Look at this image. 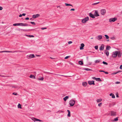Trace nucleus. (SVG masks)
I'll return each mask as SVG.
<instances>
[{
    "label": "nucleus",
    "instance_id": "obj_13",
    "mask_svg": "<svg viewBox=\"0 0 122 122\" xmlns=\"http://www.w3.org/2000/svg\"><path fill=\"white\" fill-rule=\"evenodd\" d=\"M88 83L90 85H92V84L95 85V84L94 83V81H89L88 82Z\"/></svg>",
    "mask_w": 122,
    "mask_h": 122
},
{
    "label": "nucleus",
    "instance_id": "obj_12",
    "mask_svg": "<svg viewBox=\"0 0 122 122\" xmlns=\"http://www.w3.org/2000/svg\"><path fill=\"white\" fill-rule=\"evenodd\" d=\"M94 15V16L96 17L99 16V15L98 13V11L97 10H95Z\"/></svg>",
    "mask_w": 122,
    "mask_h": 122
},
{
    "label": "nucleus",
    "instance_id": "obj_35",
    "mask_svg": "<svg viewBox=\"0 0 122 122\" xmlns=\"http://www.w3.org/2000/svg\"><path fill=\"white\" fill-rule=\"evenodd\" d=\"M44 79V78L43 77H42L41 78H38V80H39L43 81Z\"/></svg>",
    "mask_w": 122,
    "mask_h": 122
},
{
    "label": "nucleus",
    "instance_id": "obj_34",
    "mask_svg": "<svg viewBox=\"0 0 122 122\" xmlns=\"http://www.w3.org/2000/svg\"><path fill=\"white\" fill-rule=\"evenodd\" d=\"M118 117H117L115 118H114L113 120L114 121H117L118 120Z\"/></svg>",
    "mask_w": 122,
    "mask_h": 122
},
{
    "label": "nucleus",
    "instance_id": "obj_64",
    "mask_svg": "<svg viewBox=\"0 0 122 122\" xmlns=\"http://www.w3.org/2000/svg\"><path fill=\"white\" fill-rule=\"evenodd\" d=\"M44 73H47V72H45V71H44Z\"/></svg>",
    "mask_w": 122,
    "mask_h": 122
},
{
    "label": "nucleus",
    "instance_id": "obj_23",
    "mask_svg": "<svg viewBox=\"0 0 122 122\" xmlns=\"http://www.w3.org/2000/svg\"><path fill=\"white\" fill-rule=\"evenodd\" d=\"M110 96H112V97L113 98H115V97L114 95L112 93H110Z\"/></svg>",
    "mask_w": 122,
    "mask_h": 122
},
{
    "label": "nucleus",
    "instance_id": "obj_5",
    "mask_svg": "<svg viewBox=\"0 0 122 122\" xmlns=\"http://www.w3.org/2000/svg\"><path fill=\"white\" fill-rule=\"evenodd\" d=\"M118 54V51H117L113 52V54L112 55V56L113 57H116Z\"/></svg>",
    "mask_w": 122,
    "mask_h": 122
},
{
    "label": "nucleus",
    "instance_id": "obj_25",
    "mask_svg": "<svg viewBox=\"0 0 122 122\" xmlns=\"http://www.w3.org/2000/svg\"><path fill=\"white\" fill-rule=\"evenodd\" d=\"M25 36L28 37H29L30 38L31 37H34V36L33 35H25Z\"/></svg>",
    "mask_w": 122,
    "mask_h": 122
},
{
    "label": "nucleus",
    "instance_id": "obj_47",
    "mask_svg": "<svg viewBox=\"0 0 122 122\" xmlns=\"http://www.w3.org/2000/svg\"><path fill=\"white\" fill-rule=\"evenodd\" d=\"M111 39H112V40H114V39H115V38L114 37H111Z\"/></svg>",
    "mask_w": 122,
    "mask_h": 122
},
{
    "label": "nucleus",
    "instance_id": "obj_61",
    "mask_svg": "<svg viewBox=\"0 0 122 122\" xmlns=\"http://www.w3.org/2000/svg\"><path fill=\"white\" fill-rule=\"evenodd\" d=\"M116 97H119V96H118V95H116Z\"/></svg>",
    "mask_w": 122,
    "mask_h": 122
},
{
    "label": "nucleus",
    "instance_id": "obj_10",
    "mask_svg": "<svg viewBox=\"0 0 122 122\" xmlns=\"http://www.w3.org/2000/svg\"><path fill=\"white\" fill-rule=\"evenodd\" d=\"M92 79L94 80H95L97 81H102V80L100 79V78H96L95 77H92Z\"/></svg>",
    "mask_w": 122,
    "mask_h": 122
},
{
    "label": "nucleus",
    "instance_id": "obj_57",
    "mask_svg": "<svg viewBox=\"0 0 122 122\" xmlns=\"http://www.w3.org/2000/svg\"><path fill=\"white\" fill-rule=\"evenodd\" d=\"M47 73H48V74H52L53 73H50L49 72H47Z\"/></svg>",
    "mask_w": 122,
    "mask_h": 122
},
{
    "label": "nucleus",
    "instance_id": "obj_8",
    "mask_svg": "<svg viewBox=\"0 0 122 122\" xmlns=\"http://www.w3.org/2000/svg\"><path fill=\"white\" fill-rule=\"evenodd\" d=\"M31 119L34 122L36 121L42 122V121L39 119L36 118H33Z\"/></svg>",
    "mask_w": 122,
    "mask_h": 122
},
{
    "label": "nucleus",
    "instance_id": "obj_9",
    "mask_svg": "<svg viewBox=\"0 0 122 122\" xmlns=\"http://www.w3.org/2000/svg\"><path fill=\"white\" fill-rule=\"evenodd\" d=\"M106 10L105 9L101 10L100 11L101 14L103 15H105L106 13Z\"/></svg>",
    "mask_w": 122,
    "mask_h": 122
},
{
    "label": "nucleus",
    "instance_id": "obj_51",
    "mask_svg": "<svg viewBox=\"0 0 122 122\" xmlns=\"http://www.w3.org/2000/svg\"><path fill=\"white\" fill-rule=\"evenodd\" d=\"M3 9V8L2 7L0 6V10H1Z\"/></svg>",
    "mask_w": 122,
    "mask_h": 122
},
{
    "label": "nucleus",
    "instance_id": "obj_39",
    "mask_svg": "<svg viewBox=\"0 0 122 122\" xmlns=\"http://www.w3.org/2000/svg\"><path fill=\"white\" fill-rule=\"evenodd\" d=\"M30 23L32 24H33L34 25H36V24L35 22H30Z\"/></svg>",
    "mask_w": 122,
    "mask_h": 122
},
{
    "label": "nucleus",
    "instance_id": "obj_2",
    "mask_svg": "<svg viewBox=\"0 0 122 122\" xmlns=\"http://www.w3.org/2000/svg\"><path fill=\"white\" fill-rule=\"evenodd\" d=\"M89 20V18L88 16L85 17L84 18L82 19L81 22L82 23H85L86 22Z\"/></svg>",
    "mask_w": 122,
    "mask_h": 122
},
{
    "label": "nucleus",
    "instance_id": "obj_18",
    "mask_svg": "<svg viewBox=\"0 0 122 122\" xmlns=\"http://www.w3.org/2000/svg\"><path fill=\"white\" fill-rule=\"evenodd\" d=\"M96 38L98 40H100L102 38V37L101 35H99L97 36Z\"/></svg>",
    "mask_w": 122,
    "mask_h": 122
},
{
    "label": "nucleus",
    "instance_id": "obj_29",
    "mask_svg": "<svg viewBox=\"0 0 122 122\" xmlns=\"http://www.w3.org/2000/svg\"><path fill=\"white\" fill-rule=\"evenodd\" d=\"M111 48V47L110 46H107V47L106 48V50H109Z\"/></svg>",
    "mask_w": 122,
    "mask_h": 122
},
{
    "label": "nucleus",
    "instance_id": "obj_42",
    "mask_svg": "<svg viewBox=\"0 0 122 122\" xmlns=\"http://www.w3.org/2000/svg\"><path fill=\"white\" fill-rule=\"evenodd\" d=\"M69 57V56H67L65 58H64V59H68V58Z\"/></svg>",
    "mask_w": 122,
    "mask_h": 122
},
{
    "label": "nucleus",
    "instance_id": "obj_40",
    "mask_svg": "<svg viewBox=\"0 0 122 122\" xmlns=\"http://www.w3.org/2000/svg\"><path fill=\"white\" fill-rule=\"evenodd\" d=\"M102 103H100L98 104V105L99 107H100L102 105Z\"/></svg>",
    "mask_w": 122,
    "mask_h": 122
},
{
    "label": "nucleus",
    "instance_id": "obj_30",
    "mask_svg": "<svg viewBox=\"0 0 122 122\" xmlns=\"http://www.w3.org/2000/svg\"><path fill=\"white\" fill-rule=\"evenodd\" d=\"M102 101V99H97V103L100 102H101Z\"/></svg>",
    "mask_w": 122,
    "mask_h": 122
},
{
    "label": "nucleus",
    "instance_id": "obj_16",
    "mask_svg": "<svg viewBox=\"0 0 122 122\" xmlns=\"http://www.w3.org/2000/svg\"><path fill=\"white\" fill-rule=\"evenodd\" d=\"M118 54H117L118 56L119 57H121L122 53L121 52L119 51H118Z\"/></svg>",
    "mask_w": 122,
    "mask_h": 122
},
{
    "label": "nucleus",
    "instance_id": "obj_28",
    "mask_svg": "<svg viewBox=\"0 0 122 122\" xmlns=\"http://www.w3.org/2000/svg\"><path fill=\"white\" fill-rule=\"evenodd\" d=\"M83 69L85 70H86L87 71H90L92 70L89 69L88 68H84Z\"/></svg>",
    "mask_w": 122,
    "mask_h": 122
},
{
    "label": "nucleus",
    "instance_id": "obj_14",
    "mask_svg": "<svg viewBox=\"0 0 122 122\" xmlns=\"http://www.w3.org/2000/svg\"><path fill=\"white\" fill-rule=\"evenodd\" d=\"M40 16L39 14H36V15H32L33 18H36L37 17H39Z\"/></svg>",
    "mask_w": 122,
    "mask_h": 122
},
{
    "label": "nucleus",
    "instance_id": "obj_52",
    "mask_svg": "<svg viewBox=\"0 0 122 122\" xmlns=\"http://www.w3.org/2000/svg\"><path fill=\"white\" fill-rule=\"evenodd\" d=\"M120 68L121 69H122V65L120 66Z\"/></svg>",
    "mask_w": 122,
    "mask_h": 122
},
{
    "label": "nucleus",
    "instance_id": "obj_45",
    "mask_svg": "<svg viewBox=\"0 0 122 122\" xmlns=\"http://www.w3.org/2000/svg\"><path fill=\"white\" fill-rule=\"evenodd\" d=\"M120 83V82L119 81H117L115 82L116 84H118Z\"/></svg>",
    "mask_w": 122,
    "mask_h": 122
},
{
    "label": "nucleus",
    "instance_id": "obj_32",
    "mask_svg": "<svg viewBox=\"0 0 122 122\" xmlns=\"http://www.w3.org/2000/svg\"><path fill=\"white\" fill-rule=\"evenodd\" d=\"M100 60H97L95 61V63H98L100 62Z\"/></svg>",
    "mask_w": 122,
    "mask_h": 122
},
{
    "label": "nucleus",
    "instance_id": "obj_21",
    "mask_svg": "<svg viewBox=\"0 0 122 122\" xmlns=\"http://www.w3.org/2000/svg\"><path fill=\"white\" fill-rule=\"evenodd\" d=\"M29 77L30 78H31L33 79H35L36 78L33 75H31Z\"/></svg>",
    "mask_w": 122,
    "mask_h": 122
},
{
    "label": "nucleus",
    "instance_id": "obj_24",
    "mask_svg": "<svg viewBox=\"0 0 122 122\" xmlns=\"http://www.w3.org/2000/svg\"><path fill=\"white\" fill-rule=\"evenodd\" d=\"M67 111L68 112V113L67 114V116L68 117H70V111L69 110H67Z\"/></svg>",
    "mask_w": 122,
    "mask_h": 122
},
{
    "label": "nucleus",
    "instance_id": "obj_58",
    "mask_svg": "<svg viewBox=\"0 0 122 122\" xmlns=\"http://www.w3.org/2000/svg\"><path fill=\"white\" fill-rule=\"evenodd\" d=\"M36 56H40V55H36Z\"/></svg>",
    "mask_w": 122,
    "mask_h": 122
},
{
    "label": "nucleus",
    "instance_id": "obj_15",
    "mask_svg": "<svg viewBox=\"0 0 122 122\" xmlns=\"http://www.w3.org/2000/svg\"><path fill=\"white\" fill-rule=\"evenodd\" d=\"M84 46V45L83 43H81V46L80 47V49L81 50H83L84 49L83 47Z\"/></svg>",
    "mask_w": 122,
    "mask_h": 122
},
{
    "label": "nucleus",
    "instance_id": "obj_33",
    "mask_svg": "<svg viewBox=\"0 0 122 122\" xmlns=\"http://www.w3.org/2000/svg\"><path fill=\"white\" fill-rule=\"evenodd\" d=\"M18 108H21V105L19 103L18 105Z\"/></svg>",
    "mask_w": 122,
    "mask_h": 122
},
{
    "label": "nucleus",
    "instance_id": "obj_6",
    "mask_svg": "<svg viewBox=\"0 0 122 122\" xmlns=\"http://www.w3.org/2000/svg\"><path fill=\"white\" fill-rule=\"evenodd\" d=\"M35 57V56L33 54H31L28 55L27 56V58L28 59H31Z\"/></svg>",
    "mask_w": 122,
    "mask_h": 122
},
{
    "label": "nucleus",
    "instance_id": "obj_7",
    "mask_svg": "<svg viewBox=\"0 0 122 122\" xmlns=\"http://www.w3.org/2000/svg\"><path fill=\"white\" fill-rule=\"evenodd\" d=\"M17 52V51H0V53L3 52H10V53H15Z\"/></svg>",
    "mask_w": 122,
    "mask_h": 122
},
{
    "label": "nucleus",
    "instance_id": "obj_46",
    "mask_svg": "<svg viewBox=\"0 0 122 122\" xmlns=\"http://www.w3.org/2000/svg\"><path fill=\"white\" fill-rule=\"evenodd\" d=\"M72 43V42L71 41H69L68 42V44H70Z\"/></svg>",
    "mask_w": 122,
    "mask_h": 122
},
{
    "label": "nucleus",
    "instance_id": "obj_60",
    "mask_svg": "<svg viewBox=\"0 0 122 122\" xmlns=\"http://www.w3.org/2000/svg\"><path fill=\"white\" fill-rule=\"evenodd\" d=\"M34 30V29H31V30H29V31H30V30Z\"/></svg>",
    "mask_w": 122,
    "mask_h": 122
},
{
    "label": "nucleus",
    "instance_id": "obj_49",
    "mask_svg": "<svg viewBox=\"0 0 122 122\" xmlns=\"http://www.w3.org/2000/svg\"><path fill=\"white\" fill-rule=\"evenodd\" d=\"M46 29V28H41V29L42 30Z\"/></svg>",
    "mask_w": 122,
    "mask_h": 122
},
{
    "label": "nucleus",
    "instance_id": "obj_56",
    "mask_svg": "<svg viewBox=\"0 0 122 122\" xmlns=\"http://www.w3.org/2000/svg\"><path fill=\"white\" fill-rule=\"evenodd\" d=\"M104 73H105L106 74H108V72H105V71H104Z\"/></svg>",
    "mask_w": 122,
    "mask_h": 122
},
{
    "label": "nucleus",
    "instance_id": "obj_3",
    "mask_svg": "<svg viewBox=\"0 0 122 122\" xmlns=\"http://www.w3.org/2000/svg\"><path fill=\"white\" fill-rule=\"evenodd\" d=\"M75 103V101L72 99L70 100L69 102V104L71 106H73Z\"/></svg>",
    "mask_w": 122,
    "mask_h": 122
},
{
    "label": "nucleus",
    "instance_id": "obj_59",
    "mask_svg": "<svg viewBox=\"0 0 122 122\" xmlns=\"http://www.w3.org/2000/svg\"><path fill=\"white\" fill-rule=\"evenodd\" d=\"M19 17H21L22 16V15L21 14H20L19 16Z\"/></svg>",
    "mask_w": 122,
    "mask_h": 122
},
{
    "label": "nucleus",
    "instance_id": "obj_27",
    "mask_svg": "<svg viewBox=\"0 0 122 122\" xmlns=\"http://www.w3.org/2000/svg\"><path fill=\"white\" fill-rule=\"evenodd\" d=\"M79 63L80 65H83V63L82 61H79Z\"/></svg>",
    "mask_w": 122,
    "mask_h": 122
},
{
    "label": "nucleus",
    "instance_id": "obj_55",
    "mask_svg": "<svg viewBox=\"0 0 122 122\" xmlns=\"http://www.w3.org/2000/svg\"><path fill=\"white\" fill-rule=\"evenodd\" d=\"M29 19V18L28 17H27L25 18V20H28Z\"/></svg>",
    "mask_w": 122,
    "mask_h": 122
},
{
    "label": "nucleus",
    "instance_id": "obj_22",
    "mask_svg": "<svg viewBox=\"0 0 122 122\" xmlns=\"http://www.w3.org/2000/svg\"><path fill=\"white\" fill-rule=\"evenodd\" d=\"M68 98L69 97L68 96H66L63 98V99L64 101H66Z\"/></svg>",
    "mask_w": 122,
    "mask_h": 122
},
{
    "label": "nucleus",
    "instance_id": "obj_53",
    "mask_svg": "<svg viewBox=\"0 0 122 122\" xmlns=\"http://www.w3.org/2000/svg\"><path fill=\"white\" fill-rule=\"evenodd\" d=\"M99 71V72H104V71H102V70H100Z\"/></svg>",
    "mask_w": 122,
    "mask_h": 122
},
{
    "label": "nucleus",
    "instance_id": "obj_19",
    "mask_svg": "<svg viewBox=\"0 0 122 122\" xmlns=\"http://www.w3.org/2000/svg\"><path fill=\"white\" fill-rule=\"evenodd\" d=\"M89 15L92 18H95L94 15H93L91 13H89Z\"/></svg>",
    "mask_w": 122,
    "mask_h": 122
},
{
    "label": "nucleus",
    "instance_id": "obj_1",
    "mask_svg": "<svg viewBox=\"0 0 122 122\" xmlns=\"http://www.w3.org/2000/svg\"><path fill=\"white\" fill-rule=\"evenodd\" d=\"M13 25L14 26H30V25L27 24L26 23H15L13 24Z\"/></svg>",
    "mask_w": 122,
    "mask_h": 122
},
{
    "label": "nucleus",
    "instance_id": "obj_26",
    "mask_svg": "<svg viewBox=\"0 0 122 122\" xmlns=\"http://www.w3.org/2000/svg\"><path fill=\"white\" fill-rule=\"evenodd\" d=\"M65 5H66V6H73L71 4H67V3H65Z\"/></svg>",
    "mask_w": 122,
    "mask_h": 122
},
{
    "label": "nucleus",
    "instance_id": "obj_63",
    "mask_svg": "<svg viewBox=\"0 0 122 122\" xmlns=\"http://www.w3.org/2000/svg\"><path fill=\"white\" fill-rule=\"evenodd\" d=\"M0 76H1V77H3V75H0Z\"/></svg>",
    "mask_w": 122,
    "mask_h": 122
},
{
    "label": "nucleus",
    "instance_id": "obj_20",
    "mask_svg": "<svg viewBox=\"0 0 122 122\" xmlns=\"http://www.w3.org/2000/svg\"><path fill=\"white\" fill-rule=\"evenodd\" d=\"M105 54L106 55L108 56L109 55V53L108 51H107L106 50H105Z\"/></svg>",
    "mask_w": 122,
    "mask_h": 122
},
{
    "label": "nucleus",
    "instance_id": "obj_11",
    "mask_svg": "<svg viewBox=\"0 0 122 122\" xmlns=\"http://www.w3.org/2000/svg\"><path fill=\"white\" fill-rule=\"evenodd\" d=\"M104 48V46L103 44H102L99 48V50L100 51H103Z\"/></svg>",
    "mask_w": 122,
    "mask_h": 122
},
{
    "label": "nucleus",
    "instance_id": "obj_50",
    "mask_svg": "<svg viewBox=\"0 0 122 122\" xmlns=\"http://www.w3.org/2000/svg\"><path fill=\"white\" fill-rule=\"evenodd\" d=\"M75 9H71L70 10L71 11H74Z\"/></svg>",
    "mask_w": 122,
    "mask_h": 122
},
{
    "label": "nucleus",
    "instance_id": "obj_37",
    "mask_svg": "<svg viewBox=\"0 0 122 122\" xmlns=\"http://www.w3.org/2000/svg\"><path fill=\"white\" fill-rule=\"evenodd\" d=\"M105 36L106 39H108L109 38V37L108 35H105Z\"/></svg>",
    "mask_w": 122,
    "mask_h": 122
},
{
    "label": "nucleus",
    "instance_id": "obj_48",
    "mask_svg": "<svg viewBox=\"0 0 122 122\" xmlns=\"http://www.w3.org/2000/svg\"><path fill=\"white\" fill-rule=\"evenodd\" d=\"M12 94H13V95H17V93H15V92H14V93H13Z\"/></svg>",
    "mask_w": 122,
    "mask_h": 122
},
{
    "label": "nucleus",
    "instance_id": "obj_36",
    "mask_svg": "<svg viewBox=\"0 0 122 122\" xmlns=\"http://www.w3.org/2000/svg\"><path fill=\"white\" fill-rule=\"evenodd\" d=\"M99 2H97V3H93V4H92V5H96L99 4Z\"/></svg>",
    "mask_w": 122,
    "mask_h": 122
},
{
    "label": "nucleus",
    "instance_id": "obj_43",
    "mask_svg": "<svg viewBox=\"0 0 122 122\" xmlns=\"http://www.w3.org/2000/svg\"><path fill=\"white\" fill-rule=\"evenodd\" d=\"M54 74V75H59V76H65V77L67 76H64V75H59V74Z\"/></svg>",
    "mask_w": 122,
    "mask_h": 122
},
{
    "label": "nucleus",
    "instance_id": "obj_38",
    "mask_svg": "<svg viewBox=\"0 0 122 122\" xmlns=\"http://www.w3.org/2000/svg\"><path fill=\"white\" fill-rule=\"evenodd\" d=\"M103 64H106V65H108V63H107L105 62L104 61H103L102 62Z\"/></svg>",
    "mask_w": 122,
    "mask_h": 122
},
{
    "label": "nucleus",
    "instance_id": "obj_4",
    "mask_svg": "<svg viewBox=\"0 0 122 122\" xmlns=\"http://www.w3.org/2000/svg\"><path fill=\"white\" fill-rule=\"evenodd\" d=\"M117 19L116 17L114 18H111L109 19V21L110 22H114L117 20Z\"/></svg>",
    "mask_w": 122,
    "mask_h": 122
},
{
    "label": "nucleus",
    "instance_id": "obj_44",
    "mask_svg": "<svg viewBox=\"0 0 122 122\" xmlns=\"http://www.w3.org/2000/svg\"><path fill=\"white\" fill-rule=\"evenodd\" d=\"M95 48L96 50H97L98 49V46H96L95 47Z\"/></svg>",
    "mask_w": 122,
    "mask_h": 122
},
{
    "label": "nucleus",
    "instance_id": "obj_62",
    "mask_svg": "<svg viewBox=\"0 0 122 122\" xmlns=\"http://www.w3.org/2000/svg\"><path fill=\"white\" fill-rule=\"evenodd\" d=\"M50 58L51 59H54V58H52V57H50Z\"/></svg>",
    "mask_w": 122,
    "mask_h": 122
},
{
    "label": "nucleus",
    "instance_id": "obj_17",
    "mask_svg": "<svg viewBox=\"0 0 122 122\" xmlns=\"http://www.w3.org/2000/svg\"><path fill=\"white\" fill-rule=\"evenodd\" d=\"M116 114V112L111 111V116H114Z\"/></svg>",
    "mask_w": 122,
    "mask_h": 122
},
{
    "label": "nucleus",
    "instance_id": "obj_41",
    "mask_svg": "<svg viewBox=\"0 0 122 122\" xmlns=\"http://www.w3.org/2000/svg\"><path fill=\"white\" fill-rule=\"evenodd\" d=\"M118 73V72H114V73H112L111 74L112 75L115 74H116Z\"/></svg>",
    "mask_w": 122,
    "mask_h": 122
},
{
    "label": "nucleus",
    "instance_id": "obj_31",
    "mask_svg": "<svg viewBox=\"0 0 122 122\" xmlns=\"http://www.w3.org/2000/svg\"><path fill=\"white\" fill-rule=\"evenodd\" d=\"M82 85L84 86H86L87 84V83L86 82H83L82 83Z\"/></svg>",
    "mask_w": 122,
    "mask_h": 122
},
{
    "label": "nucleus",
    "instance_id": "obj_54",
    "mask_svg": "<svg viewBox=\"0 0 122 122\" xmlns=\"http://www.w3.org/2000/svg\"><path fill=\"white\" fill-rule=\"evenodd\" d=\"M26 14L25 13H23L22 15L24 16Z\"/></svg>",
    "mask_w": 122,
    "mask_h": 122
}]
</instances>
